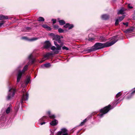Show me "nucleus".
Wrapping results in <instances>:
<instances>
[{
	"mask_svg": "<svg viewBox=\"0 0 135 135\" xmlns=\"http://www.w3.org/2000/svg\"><path fill=\"white\" fill-rule=\"evenodd\" d=\"M117 37L114 36L112 38V40H113L111 42H107L104 43H97L94 45L95 48L90 49L88 50L89 51H95L96 50L101 49L105 47H109L114 44L118 40L117 39Z\"/></svg>",
	"mask_w": 135,
	"mask_h": 135,
	"instance_id": "nucleus-1",
	"label": "nucleus"
},
{
	"mask_svg": "<svg viewBox=\"0 0 135 135\" xmlns=\"http://www.w3.org/2000/svg\"><path fill=\"white\" fill-rule=\"evenodd\" d=\"M28 59L29 60V62L27 64L25 65L23 67L22 70L21 71L19 70L18 71L23 74H24L25 71L27 70L28 69V65L30 63L31 64H33L35 61V59L34 58L31 54L28 57Z\"/></svg>",
	"mask_w": 135,
	"mask_h": 135,
	"instance_id": "nucleus-2",
	"label": "nucleus"
},
{
	"mask_svg": "<svg viewBox=\"0 0 135 135\" xmlns=\"http://www.w3.org/2000/svg\"><path fill=\"white\" fill-rule=\"evenodd\" d=\"M115 106L111 107L110 105H109L108 106L101 109L100 110L101 114H99L98 115L99 116L100 118L102 117L104 114L108 112L110 110L113 109Z\"/></svg>",
	"mask_w": 135,
	"mask_h": 135,
	"instance_id": "nucleus-3",
	"label": "nucleus"
},
{
	"mask_svg": "<svg viewBox=\"0 0 135 135\" xmlns=\"http://www.w3.org/2000/svg\"><path fill=\"white\" fill-rule=\"evenodd\" d=\"M55 45L56 46V47L54 46H52L51 47V49L54 51V54H57L59 53V50L61 49V48L63 45L62 43L60 44V45L58 44L56 42L54 41Z\"/></svg>",
	"mask_w": 135,
	"mask_h": 135,
	"instance_id": "nucleus-4",
	"label": "nucleus"
},
{
	"mask_svg": "<svg viewBox=\"0 0 135 135\" xmlns=\"http://www.w3.org/2000/svg\"><path fill=\"white\" fill-rule=\"evenodd\" d=\"M55 45L56 46V47L54 46H52L51 47V49L54 51V54H57L59 53V50L61 49V48L63 45L62 43L60 44V45L58 44L56 42L54 41Z\"/></svg>",
	"mask_w": 135,
	"mask_h": 135,
	"instance_id": "nucleus-5",
	"label": "nucleus"
},
{
	"mask_svg": "<svg viewBox=\"0 0 135 135\" xmlns=\"http://www.w3.org/2000/svg\"><path fill=\"white\" fill-rule=\"evenodd\" d=\"M16 92V89L13 88H9L8 95L7 97V99L9 100L11 99L14 96Z\"/></svg>",
	"mask_w": 135,
	"mask_h": 135,
	"instance_id": "nucleus-6",
	"label": "nucleus"
},
{
	"mask_svg": "<svg viewBox=\"0 0 135 135\" xmlns=\"http://www.w3.org/2000/svg\"><path fill=\"white\" fill-rule=\"evenodd\" d=\"M56 135H68L67 131L65 128H63L61 129V131L58 132Z\"/></svg>",
	"mask_w": 135,
	"mask_h": 135,
	"instance_id": "nucleus-7",
	"label": "nucleus"
},
{
	"mask_svg": "<svg viewBox=\"0 0 135 135\" xmlns=\"http://www.w3.org/2000/svg\"><path fill=\"white\" fill-rule=\"evenodd\" d=\"M28 93H23V94L21 99L20 101L21 103L22 104L23 100H28Z\"/></svg>",
	"mask_w": 135,
	"mask_h": 135,
	"instance_id": "nucleus-8",
	"label": "nucleus"
},
{
	"mask_svg": "<svg viewBox=\"0 0 135 135\" xmlns=\"http://www.w3.org/2000/svg\"><path fill=\"white\" fill-rule=\"evenodd\" d=\"M134 29V27H131L127 29L124 32L126 33H131L133 32Z\"/></svg>",
	"mask_w": 135,
	"mask_h": 135,
	"instance_id": "nucleus-9",
	"label": "nucleus"
},
{
	"mask_svg": "<svg viewBox=\"0 0 135 135\" xmlns=\"http://www.w3.org/2000/svg\"><path fill=\"white\" fill-rule=\"evenodd\" d=\"M22 74H23L18 71L17 77V83H18L20 81Z\"/></svg>",
	"mask_w": 135,
	"mask_h": 135,
	"instance_id": "nucleus-10",
	"label": "nucleus"
},
{
	"mask_svg": "<svg viewBox=\"0 0 135 135\" xmlns=\"http://www.w3.org/2000/svg\"><path fill=\"white\" fill-rule=\"evenodd\" d=\"M22 38L26 40H27L30 41H36L39 39L37 37H33L30 39H27V38L26 37H23Z\"/></svg>",
	"mask_w": 135,
	"mask_h": 135,
	"instance_id": "nucleus-11",
	"label": "nucleus"
},
{
	"mask_svg": "<svg viewBox=\"0 0 135 135\" xmlns=\"http://www.w3.org/2000/svg\"><path fill=\"white\" fill-rule=\"evenodd\" d=\"M51 46V44L50 42L48 41H46L44 43V46L45 48H48Z\"/></svg>",
	"mask_w": 135,
	"mask_h": 135,
	"instance_id": "nucleus-12",
	"label": "nucleus"
},
{
	"mask_svg": "<svg viewBox=\"0 0 135 135\" xmlns=\"http://www.w3.org/2000/svg\"><path fill=\"white\" fill-rule=\"evenodd\" d=\"M47 113L48 114V115L49 117L51 119H54L55 118V116L54 114H51V112L50 111H49L47 112Z\"/></svg>",
	"mask_w": 135,
	"mask_h": 135,
	"instance_id": "nucleus-13",
	"label": "nucleus"
},
{
	"mask_svg": "<svg viewBox=\"0 0 135 135\" xmlns=\"http://www.w3.org/2000/svg\"><path fill=\"white\" fill-rule=\"evenodd\" d=\"M109 17V15L107 14H104L101 16V18L103 20H107L108 19Z\"/></svg>",
	"mask_w": 135,
	"mask_h": 135,
	"instance_id": "nucleus-14",
	"label": "nucleus"
},
{
	"mask_svg": "<svg viewBox=\"0 0 135 135\" xmlns=\"http://www.w3.org/2000/svg\"><path fill=\"white\" fill-rule=\"evenodd\" d=\"M8 19V17L7 16H4L3 15H0V20H4V19Z\"/></svg>",
	"mask_w": 135,
	"mask_h": 135,
	"instance_id": "nucleus-15",
	"label": "nucleus"
},
{
	"mask_svg": "<svg viewBox=\"0 0 135 135\" xmlns=\"http://www.w3.org/2000/svg\"><path fill=\"white\" fill-rule=\"evenodd\" d=\"M135 94V88H134V89L133 90V91L131 93V94L129 96H128L127 98V99H128L130 98H131L133 96V95Z\"/></svg>",
	"mask_w": 135,
	"mask_h": 135,
	"instance_id": "nucleus-16",
	"label": "nucleus"
},
{
	"mask_svg": "<svg viewBox=\"0 0 135 135\" xmlns=\"http://www.w3.org/2000/svg\"><path fill=\"white\" fill-rule=\"evenodd\" d=\"M59 18H57V20H58V22L59 24L60 25H63L65 24V22L63 20H60Z\"/></svg>",
	"mask_w": 135,
	"mask_h": 135,
	"instance_id": "nucleus-17",
	"label": "nucleus"
},
{
	"mask_svg": "<svg viewBox=\"0 0 135 135\" xmlns=\"http://www.w3.org/2000/svg\"><path fill=\"white\" fill-rule=\"evenodd\" d=\"M54 38L59 43H60L61 40L60 37L56 35L54 37Z\"/></svg>",
	"mask_w": 135,
	"mask_h": 135,
	"instance_id": "nucleus-18",
	"label": "nucleus"
},
{
	"mask_svg": "<svg viewBox=\"0 0 135 135\" xmlns=\"http://www.w3.org/2000/svg\"><path fill=\"white\" fill-rule=\"evenodd\" d=\"M42 26L43 28L46 29L50 31L51 30V28L46 25H42Z\"/></svg>",
	"mask_w": 135,
	"mask_h": 135,
	"instance_id": "nucleus-19",
	"label": "nucleus"
},
{
	"mask_svg": "<svg viewBox=\"0 0 135 135\" xmlns=\"http://www.w3.org/2000/svg\"><path fill=\"white\" fill-rule=\"evenodd\" d=\"M25 63V62H23L20 64L17 67L18 69L19 70L20 69L23 67Z\"/></svg>",
	"mask_w": 135,
	"mask_h": 135,
	"instance_id": "nucleus-20",
	"label": "nucleus"
},
{
	"mask_svg": "<svg viewBox=\"0 0 135 135\" xmlns=\"http://www.w3.org/2000/svg\"><path fill=\"white\" fill-rule=\"evenodd\" d=\"M30 81V78L29 77H27L25 81V83L26 85H27Z\"/></svg>",
	"mask_w": 135,
	"mask_h": 135,
	"instance_id": "nucleus-21",
	"label": "nucleus"
},
{
	"mask_svg": "<svg viewBox=\"0 0 135 135\" xmlns=\"http://www.w3.org/2000/svg\"><path fill=\"white\" fill-rule=\"evenodd\" d=\"M124 9H121L118 11L117 13L118 14H124Z\"/></svg>",
	"mask_w": 135,
	"mask_h": 135,
	"instance_id": "nucleus-22",
	"label": "nucleus"
},
{
	"mask_svg": "<svg viewBox=\"0 0 135 135\" xmlns=\"http://www.w3.org/2000/svg\"><path fill=\"white\" fill-rule=\"evenodd\" d=\"M57 122L56 120L52 121L50 123V124L53 126H55L57 124Z\"/></svg>",
	"mask_w": 135,
	"mask_h": 135,
	"instance_id": "nucleus-23",
	"label": "nucleus"
},
{
	"mask_svg": "<svg viewBox=\"0 0 135 135\" xmlns=\"http://www.w3.org/2000/svg\"><path fill=\"white\" fill-rule=\"evenodd\" d=\"M99 39L101 40L102 42H105L106 41V40L105 38L103 36H100L99 38Z\"/></svg>",
	"mask_w": 135,
	"mask_h": 135,
	"instance_id": "nucleus-24",
	"label": "nucleus"
},
{
	"mask_svg": "<svg viewBox=\"0 0 135 135\" xmlns=\"http://www.w3.org/2000/svg\"><path fill=\"white\" fill-rule=\"evenodd\" d=\"M38 21H44V19L43 17H40L38 18Z\"/></svg>",
	"mask_w": 135,
	"mask_h": 135,
	"instance_id": "nucleus-25",
	"label": "nucleus"
},
{
	"mask_svg": "<svg viewBox=\"0 0 135 135\" xmlns=\"http://www.w3.org/2000/svg\"><path fill=\"white\" fill-rule=\"evenodd\" d=\"M87 119V118H86L84 120L83 122H81L80 124V126H82L86 122Z\"/></svg>",
	"mask_w": 135,
	"mask_h": 135,
	"instance_id": "nucleus-26",
	"label": "nucleus"
},
{
	"mask_svg": "<svg viewBox=\"0 0 135 135\" xmlns=\"http://www.w3.org/2000/svg\"><path fill=\"white\" fill-rule=\"evenodd\" d=\"M125 17V16L124 15H123L122 16L120 17H119L118 19V20L119 21H121Z\"/></svg>",
	"mask_w": 135,
	"mask_h": 135,
	"instance_id": "nucleus-27",
	"label": "nucleus"
},
{
	"mask_svg": "<svg viewBox=\"0 0 135 135\" xmlns=\"http://www.w3.org/2000/svg\"><path fill=\"white\" fill-rule=\"evenodd\" d=\"M44 66L46 68H48L51 66V65L50 63L45 64H44Z\"/></svg>",
	"mask_w": 135,
	"mask_h": 135,
	"instance_id": "nucleus-28",
	"label": "nucleus"
},
{
	"mask_svg": "<svg viewBox=\"0 0 135 135\" xmlns=\"http://www.w3.org/2000/svg\"><path fill=\"white\" fill-rule=\"evenodd\" d=\"M10 109H11L9 107L8 108L6 111V112L7 114H8L10 112Z\"/></svg>",
	"mask_w": 135,
	"mask_h": 135,
	"instance_id": "nucleus-29",
	"label": "nucleus"
},
{
	"mask_svg": "<svg viewBox=\"0 0 135 135\" xmlns=\"http://www.w3.org/2000/svg\"><path fill=\"white\" fill-rule=\"evenodd\" d=\"M6 22V21H5L4 20H2V21H1L0 22V27H1L2 25L4 24V23Z\"/></svg>",
	"mask_w": 135,
	"mask_h": 135,
	"instance_id": "nucleus-30",
	"label": "nucleus"
},
{
	"mask_svg": "<svg viewBox=\"0 0 135 135\" xmlns=\"http://www.w3.org/2000/svg\"><path fill=\"white\" fill-rule=\"evenodd\" d=\"M121 95V93L120 92L118 93L116 95V98H118Z\"/></svg>",
	"mask_w": 135,
	"mask_h": 135,
	"instance_id": "nucleus-31",
	"label": "nucleus"
},
{
	"mask_svg": "<svg viewBox=\"0 0 135 135\" xmlns=\"http://www.w3.org/2000/svg\"><path fill=\"white\" fill-rule=\"evenodd\" d=\"M74 27V26L73 25L71 24L70 25L69 24V27H68V29L70 30L72 29Z\"/></svg>",
	"mask_w": 135,
	"mask_h": 135,
	"instance_id": "nucleus-32",
	"label": "nucleus"
},
{
	"mask_svg": "<svg viewBox=\"0 0 135 135\" xmlns=\"http://www.w3.org/2000/svg\"><path fill=\"white\" fill-rule=\"evenodd\" d=\"M64 30L61 29V28H59L58 29V32L59 33H62L64 32Z\"/></svg>",
	"mask_w": 135,
	"mask_h": 135,
	"instance_id": "nucleus-33",
	"label": "nucleus"
},
{
	"mask_svg": "<svg viewBox=\"0 0 135 135\" xmlns=\"http://www.w3.org/2000/svg\"><path fill=\"white\" fill-rule=\"evenodd\" d=\"M69 26V23H67L64 26V27L65 28L68 27Z\"/></svg>",
	"mask_w": 135,
	"mask_h": 135,
	"instance_id": "nucleus-34",
	"label": "nucleus"
},
{
	"mask_svg": "<svg viewBox=\"0 0 135 135\" xmlns=\"http://www.w3.org/2000/svg\"><path fill=\"white\" fill-rule=\"evenodd\" d=\"M49 56V54L48 53H47L46 54H45L44 56V57L43 59H44V58H46L47 57H48Z\"/></svg>",
	"mask_w": 135,
	"mask_h": 135,
	"instance_id": "nucleus-35",
	"label": "nucleus"
},
{
	"mask_svg": "<svg viewBox=\"0 0 135 135\" xmlns=\"http://www.w3.org/2000/svg\"><path fill=\"white\" fill-rule=\"evenodd\" d=\"M62 49L63 50H69V48L65 46L62 47Z\"/></svg>",
	"mask_w": 135,
	"mask_h": 135,
	"instance_id": "nucleus-36",
	"label": "nucleus"
},
{
	"mask_svg": "<svg viewBox=\"0 0 135 135\" xmlns=\"http://www.w3.org/2000/svg\"><path fill=\"white\" fill-rule=\"evenodd\" d=\"M118 100H115V101H115V102H113V105H114V104H115V106L117 104H118V102H117L118 101Z\"/></svg>",
	"mask_w": 135,
	"mask_h": 135,
	"instance_id": "nucleus-37",
	"label": "nucleus"
},
{
	"mask_svg": "<svg viewBox=\"0 0 135 135\" xmlns=\"http://www.w3.org/2000/svg\"><path fill=\"white\" fill-rule=\"evenodd\" d=\"M119 20L118 19H117L115 21V25H117L118 23V22H119Z\"/></svg>",
	"mask_w": 135,
	"mask_h": 135,
	"instance_id": "nucleus-38",
	"label": "nucleus"
},
{
	"mask_svg": "<svg viewBox=\"0 0 135 135\" xmlns=\"http://www.w3.org/2000/svg\"><path fill=\"white\" fill-rule=\"evenodd\" d=\"M123 24L126 26H128V22H127L126 23L123 22Z\"/></svg>",
	"mask_w": 135,
	"mask_h": 135,
	"instance_id": "nucleus-39",
	"label": "nucleus"
},
{
	"mask_svg": "<svg viewBox=\"0 0 135 135\" xmlns=\"http://www.w3.org/2000/svg\"><path fill=\"white\" fill-rule=\"evenodd\" d=\"M52 21L53 24H54L56 22V19H52Z\"/></svg>",
	"mask_w": 135,
	"mask_h": 135,
	"instance_id": "nucleus-40",
	"label": "nucleus"
},
{
	"mask_svg": "<svg viewBox=\"0 0 135 135\" xmlns=\"http://www.w3.org/2000/svg\"><path fill=\"white\" fill-rule=\"evenodd\" d=\"M91 35V34H90L89 35V40H93L94 39V38H90V35Z\"/></svg>",
	"mask_w": 135,
	"mask_h": 135,
	"instance_id": "nucleus-41",
	"label": "nucleus"
},
{
	"mask_svg": "<svg viewBox=\"0 0 135 135\" xmlns=\"http://www.w3.org/2000/svg\"><path fill=\"white\" fill-rule=\"evenodd\" d=\"M128 8H129L130 9H131L133 8V7L132 6H130V4H129L128 5Z\"/></svg>",
	"mask_w": 135,
	"mask_h": 135,
	"instance_id": "nucleus-42",
	"label": "nucleus"
},
{
	"mask_svg": "<svg viewBox=\"0 0 135 135\" xmlns=\"http://www.w3.org/2000/svg\"><path fill=\"white\" fill-rule=\"evenodd\" d=\"M54 27L56 28H59V26L58 25H55Z\"/></svg>",
	"mask_w": 135,
	"mask_h": 135,
	"instance_id": "nucleus-43",
	"label": "nucleus"
},
{
	"mask_svg": "<svg viewBox=\"0 0 135 135\" xmlns=\"http://www.w3.org/2000/svg\"><path fill=\"white\" fill-rule=\"evenodd\" d=\"M25 28L27 30H29L31 29V28L29 27H26Z\"/></svg>",
	"mask_w": 135,
	"mask_h": 135,
	"instance_id": "nucleus-44",
	"label": "nucleus"
},
{
	"mask_svg": "<svg viewBox=\"0 0 135 135\" xmlns=\"http://www.w3.org/2000/svg\"><path fill=\"white\" fill-rule=\"evenodd\" d=\"M97 113V112H93V113H92V115H93L94 114H96Z\"/></svg>",
	"mask_w": 135,
	"mask_h": 135,
	"instance_id": "nucleus-45",
	"label": "nucleus"
},
{
	"mask_svg": "<svg viewBox=\"0 0 135 135\" xmlns=\"http://www.w3.org/2000/svg\"><path fill=\"white\" fill-rule=\"evenodd\" d=\"M45 122H43L41 123L40 124L41 125H42L43 124H45Z\"/></svg>",
	"mask_w": 135,
	"mask_h": 135,
	"instance_id": "nucleus-46",
	"label": "nucleus"
},
{
	"mask_svg": "<svg viewBox=\"0 0 135 135\" xmlns=\"http://www.w3.org/2000/svg\"><path fill=\"white\" fill-rule=\"evenodd\" d=\"M46 117L45 116L43 117L41 119L42 120H44V119Z\"/></svg>",
	"mask_w": 135,
	"mask_h": 135,
	"instance_id": "nucleus-47",
	"label": "nucleus"
},
{
	"mask_svg": "<svg viewBox=\"0 0 135 135\" xmlns=\"http://www.w3.org/2000/svg\"><path fill=\"white\" fill-rule=\"evenodd\" d=\"M45 60H41L39 62L40 63H42V62H43Z\"/></svg>",
	"mask_w": 135,
	"mask_h": 135,
	"instance_id": "nucleus-48",
	"label": "nucleus"
},
{
	"mask_svg": "<svg viewBox=\"0 0 135 135\" xmlns=\"http://www.w3.org/2000/svg\"><path fill=\"white\" fill-rule=\"evenodd\" d=\"M48 53L49 54V56L52 55V54L51 53Z\"/></svg>",
	"mask_w": 135,
	"mask_h": 135,
	"instance_id": "nucleus-49",
	"label": "nucleus"
},
{
	"mask_svg": "<svg viewBox=\"0 0 135 135\" xmlns=\"http://www.w3.org/2000/svg\"><path fill=\"white\" fill-rule=\"evenodd\" d=\"M53 133L52 132H51V133L50 135H53Z\"/></svg>",
	"mask_w": 135,
	"mask_h": 135,
	"instance_id": "nucleus-50",
	"label": "nucleus"
},
{
	"mask_svg": "<svg viewBox=\"0 0 135 135\" xmlns=\"http://www.w3.org/2000/svg\"><path fill=\"white\" fill-rule=\"evenodd\" d=\"M134 15H135V10L134 11Z\"/></svg>",
	"mask_w": 135,
	"mask_h": 135,
	"instance_id": "nucleus-51",
	"label": "nucleus"
}]
</instances>
